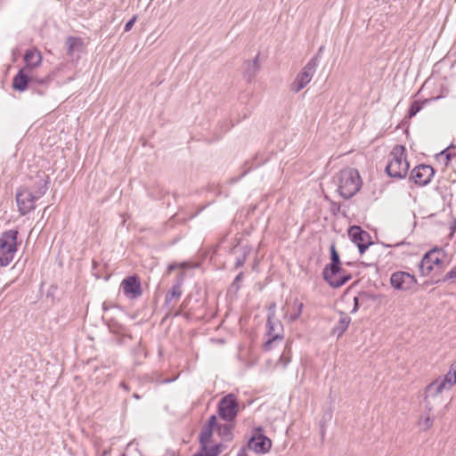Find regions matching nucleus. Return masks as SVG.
Segmentation results:
<instances>
[{
	"label": "nucleus",
	"instance_id": "nucleus-34",
	"mask_svg": "<svg viewBox=\"0 0 456 456\" xmlns=\"http://www.w3.org/2000/svg\"><path fill=\"white\" fill-rule=\"evenodd\" d=\"M219 424L217 423V419L216 415H211L208 419V422L204 425L212 428H216Z\"/></svg>",
	"mask_w": 456,
	"mask_h": 456
},
{
	"label": "nucleus",
	"instance_id": "nucleus-2",
	"mask_svg": "<svg viewBox=\"0 0 456 456\" xmlns=\"http://www.w3.org/2000/svg\"><path fill=\"white\" fill-rule=\"evenodd\" d=\"M339 254L334 244L330 246V264L327 265L322 272L323 279L333 288L343 286L351 279L350 274L340 266Z\"/></svg>",
	"mask_w": 456,
	"mask_h": 456
},
{
	"label": "nucleus",
	"instance_id": "nucleus-41",
	"mask_svg": "<svg viewBox=\"0 0 456 456\" xmlns=\"http://www.w3.org/2000/svg\"><path fill=\"white\" fill-rule=\"evenodd\" d=\"M354 308L351 311L352 314L355 313L358 310V308H359V298L357 297H354Z\"/></svg>",
	"mask_w": 456,
	"mask_h": 456
},
{
	"label": "nucleus",
	"instance_id": "nucleus-37",
	"mask_svg": "<svg viewBox=\"0 0 456 456\" xmlns=\"http://www.w3.org/2000/svg\"><path fill=\"white\" fill-rule=\"evenodd\" d=\"M110 329L112 332H122L124 330V328L118 324V323H114L113 325H110Z\"/></svg>",
	"mask_w": 456,
	"mask_h": 456
},
{
	"label": "nucleus",
	"instance_id": "nucleus-16",
	"mask_svg": "<svg viewBox=\"0 0 456 456\" xmlns=\"http://www.w3.org/2000/svg\"><path fill=\"white\" fill-rule=\"evenodd\" d=\"M31 72L27 71V68H21L12 79V87L19 91L24 92L30 87Z\"/></svg>",
	"mask_w": 456,
	"mask_h": 456
},
{
	"label": "nucleus",
	"instance_id": "nucleus-25",
	"mask_svg": "<svg viewBox=\"0 0 456 456\" xmlns=\"http://www.w3.org/2000/svg\"><path fill=\"white\" fill-rule=\"evenodd\" d=\"M67 54L72 56L75 51H79L82 46V40L78 37H69L66 39Z\"/></svg>",
	"mask_w": 456,
	"mask_h": 456
},
{
	"label": "nucleus",
	"instance_id": "nucleus-14",
	"mask_svg": "<svg viewBox=\"0 0 456 456\" xmlns=\"http://www.w3.org/2000/svg\"><path fill=\"white\" fill-rule=\"evenodd\" d=\"M52 80L53 77L50 74H47L45 77H40L37 73H32L29 89L43 96L47 93Z\"/></svg>",
	"mask_w": 456,
	"mask_h": 456
},
{
	"label": "nucleus",
	"instance_id": "nucleus-45",
	"mask_svg": "<svg viewBox=\"0 0 456 456\" xmlns=\"http://www.w3.org/2000/svg\"><path fill=\"white\" fill-rule=\"evenodd\" d=\"M133 397H134V399H137V400L141 398V396H140L138 394H136V393H134V394L133 395Z\"/></svg>",
	"mask_w": 456,
	"mask_h": 456
},
{
	"label": "nucleus",
	"instance_id": "nucleus-18",
	"mask_svg": "<svg viewBox=\"0 0 456 456\" xmlns=\"http://www.w3.org/2000/svg\"><path fill=\"white\" fill-rule=\"evenodd\" d=\"M25 66L28 72L36 73L35 69L38 67L42 62V54L36 49H28L24 54Z\"/></svg>",
	"mask_w": 456,
	"mask_h": 456
},
{
	"label": "nucleus",
	"instance_id": "nucleus-11",
	"mask_svg": "<svg viewBox=\"0 0 456 456\" xmlns=\"http://www.w3.org/2000/svg\"><path fill=\"white\" fill-rule=\"evenodd\" d=\"M124 295L129 299H135L142 295L140 279L137 275L126 277L120 284Z\"/></svg>",
	"mask_w": 456,
	"mask_h": 456
},
{
	"label": "nucleus",
	"instance_id": "nucleus-24",
	"mask_svg": "<svg viewBox=\"0 0 456 456\" xmlns=\"http://www.w3.org/2000/svg\"><path fill=\"white\" fill-rule=\"evenodd\" d=\"M214 429L215 428L203 426L200 434V444L201 451H207V448L208 447V444L211 441Z\"/></svg>",
	"mask_w": 456,
	"mask_h": 456
},
{
	"label": "nucleus",
	"instance_id": "nucleus-39",
	"mask_svg": "<svg viewBox=\"0 0 456 456\" xmlns=\"http://www.w3.org/2000/svg\"><path fill=\"white\" fill-rule=\"evenodd\" d=\"M245 260H246V256H243L242 257H239L237 258L236 262H235V266L236 267H240L244 265L245 263Z\"/></svg>",
	"mask_w": 456,
	"mask_h": 456
},
{
	"label": "nucleus",
	"instance_id": "nucleus-17",
	"mask_svg": "<svg viewBox=\"0 0 456 456\" xmlns=\"http://www.w3.org/2000/svg\"><path fill=\"white\" fill-rule=\"evenodd\" d=\"M49 176L44 172L37 173L33 179V184L29 189L40 199L42 198L48 190Z\"/></svg>",
	"mask_w": 456,
	"mask_h": 456
},
{
	"label": "nucleus",
	"instance_id": "nucleus-8",
	"mask_svg": "<svg viewBox=\"0 0 456 456\" xmlns=\"http://www.w3.org/2000/svg\"><path fill=\"white\" fill-rule=\"evenodd\" d=\"M318 65L317 57L312 58L302 70L297 75L291 84V90L295 93L301 91L312 80Z\"/></svg>",
	"mask_w": 456,
	"mask_h": 456
},
{
	"label": "nucleus",
	"instance_id": "nucleus-15",
	"mask_svg": "<svg viewBox=\"0 0 456 456\" xmlns=\"http://www.w3.org/2000/svg\"><path fill=\"white\" fill-rule=\"evenodd\" d=\"M248 446L257 453H265L271 449L272 441L267 436L259 434L249 439Z\"/></svg>",
	"mask_w": 456,
	"mask_h": 456
},
{
	"label": "nucleus",
	"instance_id": "nucleus-1",
	"mask_svg": "<svg viewBox=\"0 0 456 456\" xmlns=\"http://www.w3.org/2000/svg\"><path fill=\"white\" fill-rule=\"evenodd\" d=\"M335 179L338 184V191L345 200L354 197L362 187L361 176L354 168L342 169Z\"/></svg>",
	"mask_w": 456,
	"mask_h": 456
},
{
	"label": "nucleus",
	"instance_id": "nucleus-9",
	"mask_svg": "<svg viewBox=\"0 0 456 456\" xmlns=\"http://www.w3.org/2000/svg\"><path fill=\"white\" fill-rule=\"evenodd\" d=\"M390 284L396 290L410 291L416 286L417 279L407 272L397 271L391 274Z\"/></svg>",
	"mask_w": 456,
	"mask_h": 456
},
{
	"label": "nucleus",
	"instance_id": "nucleus-36",
	"mask_svg": "<svg viewBox=\"0 0 456 456\" xmlns=\"http://www.w3.org/2000/svg\"><path fill=\"white\" fill-rule=\"evenodd\" d=\"M454 279H456V267H453L449 273H447L444 280L447 281Z\"/></svg>",
	"mask_w": 456,
	"mask_h": 456
},
{
	"label": "nucleus",
	"instance_id": "nucleus-22",
	"mask_svg": "<svg viewBox=\"0 0 456 456\" xmlns=\"http://www.w3.org/2000/svg\"><path fill=\"white\" fill-rule=\"evenodd\" d=\"M233 428L234 425L232 424V422H226L224 424H219L216 430L223 441L229 442L233 438Z\"/></svg>",
	"mask_w": 456,
	"mask_h": 456
},
{
	"label": "nucleus",
	"instance_id": "nucleus-28",
	"mask_svg": "<svg viewBox=\"0 0 456 456\" xmlns=\"http://www.w3.org/2000/svg\"><path fill=\"white\" fill-rule=\"evenodd\" d=\"M289 362H290V347L289 345H287L283 353L280 356L278 364H281V365H282L283 368H285L289 364Z\"/></svg>",
	"mask_w": 456,
	"mask_h": 456
},
{
	"label": "nucleus",
	"instance_id": "nucleus-12",
	"mask_svg": "<svg viewBox=\"0 0 456 456\" xmlns=\"http://www.w3.org/2000/svg\"><path fill=\"white\" fill-rule=\"evenodd\" d=\"M435 175L434 168L429 165H419L411 172L410 178L418 185L424 186L431 182Z\"/></svg>",
	"mask_w": 456,
	"mask_h": 456
},
{
	"label": "nucleus",
	"instance_id": "nucleus-23",
	"mask_svg": "<svg viewBox=\"0 0 456 456\" xmlns=\"http://www.w3.org/2000/svg\"><path fill=\"white\" fill-rule=\"evenodd\" d=\"M351 318L344 313H341L338 322L333 328V334L340 337L348 328Z\"/></svg>",
	"mask_w": 456,
	"mask_h": 456
},
{
	"label": "nucleus",
	"instance_id": "nucleus-21",
	"mask_svg": "<svg viewBox=\"0 0 456 456\" xmlns=\"http://www.w3.org/2000/svg\"><path fill=\"white\" fill-rule=\"evenodd\" d=\"M260 69L258 54L252 60L245 62L244 77L251 82Z\"/></svg>",
	"mask_w": 456,
	"mask_h": 456
},
{
	"label": "nucleus",
	"instance_id": "nucleus-38",
	"mask_svg": "<svg viewBox=\"0 0 456 456\" xmlns=\"http://www.w3.org/2000/svg\"><path fill=\"white\" fill-rule=\"evenodd\" d=\"M242 277H243V273H240L234 279L233 282H232V287H236V289H239V285L238 283L242 280Z\"/></svg>",
	"mask_w": 456,
	"mask_h": 456
},
{
	"label": "nucleus",
	"instance_id": "nucleus-13",
	"mask_svg": "<svg viewBox=\"0 0 456 456\" xmlns=\"http://www.w3.org/2000/svg\"><path fill=\"white\" fill-rule=\"evenodd\" d=\"M438 254L439 250L434 249L424 255L419 265V272L423 276H427L431 273L434 265L442 264V260L438 256Z\"/></svg>",
	"mask_w": 456,
	"mask_h": 456
},
{
	"label": "nucleus",
	"instance_id": "nucleus-33",
	"mask_svg": "<svg viewBox=\"0 0 456 456\" xmlns=\"http://www.w3.org/2000/svg\"><path fill=\"white\" fill-rule=\"evenodd\" d=\"M435 387H436V389H437V391L442 394V392L444 390V389H449L448 388V386L444 383L440 379H436L435 381L431 382Z\"/></svg>",
	"mask_w": 456,
	"mask_h": 456
},
{
	"label": "nucleus",
	"instance_id": "nucleus-30",
	"mask_svg": "<svg viewBox=\"0 0 456 456\" xmlns=\"http://www.w3.org/2000/svg\"><path fill=\"white\" fill-rule=\"evenodd\" d=\"M434 419L429 416V413L427 416L420 418L419 425L420 428L424 431H427L433 426Z\"/></svg>",
	"mask_w": 456,
	"mask_h": 456
},
{
	"label": "nucleus",
	"instance_id": "nucleus-19",
	"mask_svg": "<svg viewBox=\"0 0 456 456\" xmlns=\"http://www.w3.org/2000/svg\"><path fill=\"white\" fill-rule=\"evenodd\" d=\"M184 280V273H179L175 283L172 286L171 289L167 293L165 297V305H170L173 302H176L182 296V286Z\"/></svg>",
	"mask_w": 456,
	"mask_h": 456
},
{
	"label": "nucleus",
	"instance_id": "nucleus-6",
	"mask_svg": "<svg viewBox=\"0 0 456 456\" xmlns=\"http://www.w3.org/2000/svg\"><path fill=\"white\" fill-rule=\"evenodd\" d=\"M15 200L18 211L21 216H25L36 208V201L39 198L27 185L17 188L15 192Z\"/></svg>",
	"mask_w": 456,
	"mask_h": 456
},
{
	"label": "nucleus",
	"instance_id": "nucleus-27",
	"mask_svg": "<svg viewBox=\"0 0 456 456\" xmlns=\"http://www.w3.org/2000/svg\"><path fill=\"white\" fill-rule=\"evenodd\" d=\"M441 380L448 386V388L453 387L456 384V370L452 367Z\"/></svg>",
	"mask_w": 456,
	"mask_h": 456
},
{
	"label": "nucleus",
	"instance_id": "nucleus-35",
	"mask_svg": "<svg viewBox=\"0 0 456 456\" xmlns=\"http://www.w3.org/2000/svg\"><path fill=\"white\" fill-rule=\"evenodd\" d=\"M137 20V16L134 15L133 16L132 19H130L125 25V32H128L129 30H131V28H133V26L134 25L135 21Z\"/></svg>",
	"mask_w": 456,
	"mask_h": 456
},
{
	"label": "nucleus",
	"instance_id": "nucleus-31",
	"mask_svg": "<svg viewBox=\"0 0 456 456\" xmlns=\"http://www.w3.org/2000/svg\"><path fill=\"white\" fill-rule=\"evenodd\" d=\"M422 106H421V103L418 101H414L410 109H409V117L410 118H412L414 117L420 110H421Z\"/></svg>",
	"mask_w": 456,
	"mask_h": 456
},
{
	"label": "nucleus",
	"instance_id": "nucleus-32",
	"mask_svg": "<svg viewBox=\"0 0 456 456\" xmlns=\"http://www.w3.org/2000/svg\"><path fill=\"white\" fill-rule=\"evenodd\" d=\"M220 448H221V444H216L214 446H212L210 449L207 448V451H202L206 456H218V454L220 453Z\"/></svg>",
	"mask_w": 456,
	"mask_h": 456
},
{
	"label": "nucleus",
	"instance_id": "nucleus-42",
	"mask_svg": "<svg viewBox=\"0 0 456 456\" xmlns=\"http://www.w3.org/2000/svg\"><path fill=\"white\" fill-rule=\"evenodd\" d=\"M120 387H123L126 391H129V387L125 383H120Z\"/></svg>",
	"mask_w": 456,
	"mask_h": 456
},
{
	"label": "nucleus",
	"instance_id": "nucleus-5",
	"mask_svg": "<svg viewBox=\"0 0 456 456\" xmlns=\"http://www.w3.org/2000/svg\"><path fill=\"white\" fill-rule=\"evenodd\" d=\"M240 411L237 396L232 393L223 396L217 405L219 417L226 422L234 421Z\"/></svg>",
	"mask_w": 456,
	"mask_h": 456
},
{
	"label": "nucleus",
	"instance_id": "nucleus-4",
	"mask_svg": "<svg viewBox=\"0 0 456 456\" xmlns=\"http://www.w3.org/2000/svg\"><path fill=\"white\" fill-rule=\"evenodd\" d=\"M17 230L4 231L0 235V266H7L13 260L17 252Z\"/></svg>",
	"mask_w": 456,
	"mask_h": 456
},
{
	"label": "nucleus",
	"instance_id": "nucleus-20",
	"mask_svg": "<svg viewBox=\"0 0 456 456\" xmlns=\"http://www.w3.org/2000/svg\"><path fill=\"white\" fill-rule=\"evenodd\" d=\"M441 403V394L436 389V387L430 383L425 389L424 404L428 412H431L434 409L435 403Z\"/></svg>",
	"mask_w": 456,
	"mask_h": 456
},
{
	"label": "nucleus",
	"instance_id": "nucleus-43",
	"mask_svg": "<svg viewBox=\"0 0 456 456\" xmlns=\"http://www.w3.org/2000/svg\"><path fill=\"white\" fill-rule=\"evenodd\" d=\"M237 456H246L244 450H240Z\"/></svg>",
	"mask_w": 456,
	"mask_h": 456
},
{
	"label": "nucleus",
	"instance_id": "nucleus-29",
	"mask_svg": "<svg viewBox=\"0 0 456 456\" xmlns=\"http://www.w3.org/2000/svg\"><path fill=\"white\" fill-rule=\"evenodd\" d=\"M294 306H295V312L293 314H291L289 316V319L291 322H295L296 320H297L299 318V316L302 314L303 308H304V304L301 302H298V300L296 299L294 302Z\"/></svg>",
	"mask_w": 456,
	"mask_h": 456
},
{
	"label": "nucleus",
	"instance_id": "nucleus-44",
	"mask_svg": "<svg viewBox=\"0 0 456 456\" xmlns=\"http://www.w3.org/2000/svg\"><path fill=\"white\" fill-rule=\"evenodd\" d=\"M335 209L338 211V210H339V206H338V205L337 206V205L334 203V204H333V207H332V210H333V211H335Z\"/></svg>",
	"mask_w": 456,
	"mask_h": 456
},
{
	"label": "nucleus",
	"instance_id": "nucleus-26",
	"mask_svg": "<svg viewBox=\"0 0 456 456\" xmlns=\"http://www.w3.org/2000/svg\"><path fill=\"white\" fill-rule=\"evenodd\" d=\"M440 156L444 157L446 166L453 160L456 163V147L450 146L446 148L440 153Z\"/></svg>",
	"mask_w": 456,
	"mask_h": 456
},
{
	"label": "nucleus",
	"instance_id": "nucleus-7",
	"mask_svg": "<svg viewBox=\"0 0 456 456\" xmlns=\"http://www.w3.org/2000/svg\"><path fill=\"white\" fill-rule=\"evenodd\" d=\"M275 305H273L269 309L267 322H266V341L264 344V349L265 351H270L273 349L274 344L281 342L283 339V336L280 333L276 332L278 329L281 328V323L279 321L274 320L275 312H274Z\"/></svg>",
	"mask_w": 456,
	"mask_h": 456
},
{
	"label": "nucleus",
	"instance_id": "nucleus-40",
	"mask_svg": "<svg viewBox=\"0 0 456 456\" xmlns=\"http://www.w3.org/2000/svg\"><path fill=\"white\" fill-rule=\"evenodd\" d=\"M185 266H186L185 263L179 265V267H185ZM177 267H178V265L175 264L170 265L168 266L167 273H170L173 270L176 269Z\"/></svg>",
	"mask_w": 456,
	"mask_h": 456
},
{
	"label": "nucleus",
	"instance_id": "nucleus-3",
	"mask_svg": "<svg viewBox=\"0 0 456 456\" xmlns=\"http://www.w3.org/2000/svg\"><path fill=\"white\" fill-rule=\"evenodd\" d=\"M409 170V163L405 157V148L396 145L390 153V160L386 166V172L390 177L403 178Z\"/></svg>",
	"mask_w": 456,
	"mask_h": 456
},
{
	"label": "nucleus",
	"instance_id": "nucleus-10",
	"mask_svg": "<svg viewBox=\"0 0 456 456\" xmlns=\"http://www.w3.org/2000/svg\"><path fill=\"white\" fill-rule=\"evenodd\" d=\"M348 236L352 242L356 244L361 254H363L369 246L372 244L370 233L366 231H363L358 225H353L349 227Z\"/></svg>",
	"mask_w": 456,
	"mask_h": 456
}]
</instances>
